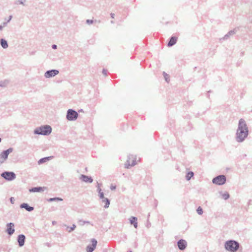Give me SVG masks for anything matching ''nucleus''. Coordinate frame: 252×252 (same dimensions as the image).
Segmentation results:
<instances>
[{
  "label": "nucleus",
  "instance_id": "1",
  "mask_svg": "<svg viewBox=\"0 0 252 252\" xmlns=\"http://www.w3.org/2000/svg\"><path fill=\"white\" fill-rule=\"evenodd\" d=\"M249 135V128L245 120L240 119L236 130L235 140L237 142L242 143Z\"/></svg>",
  "mask_w": 252,
  "mask_h": 252
},
{
  "label": "nucleus",
  "instance_id": "2",
  "mask_svg": "<svg viewBox=\"0 0 252 252\" xmlns=\"http://www.w3.org/2000/svg\"><path fill=\"white\" fill-rule=\"evenodd\" d=\"M224 248L229 252H236L240 247V244L237 241L229 240L224 243Z\"/></svg>",
  "mask_w": 252,
  "mask_h": 252
},
{
  "label": "nucleus",
  "instance_id": "3",
  "mask_svg": "<svg viewBox=\"0 0 252 252\" xmlns=\"http://www.w3.org/2000/svg\"><path fill=\"white\" fill-rule=\"evenodd\" d=\"M52 128L50 126L44 125L36 127L33 131V133L36 135L47 136L52 132Z\"/></svg>",
  "mask_w": 252,
  "mask_h": 252
},
{
  "label": "nucleus",
  "instance_id": "4",
  "mask_svg": "<svg viewBox=\"0 0 252 252\" xmlns=\"http://www.w3.org/2000/svg\"><path fill=\"white\" fill-rule=\"evenodd\" d=\"M78 112L73 109H69L66 112V119L69 121H74L78 118Z\"/></svg>",
  "mask_w": 252,
  "mask_h": 252
},
{
  "label": "nucleus",
  "instance_id": "5",
  "mask_svg": "<svg viewBox=\"0 0 252 252\" xmlns=\"http://www.w3.org/2000/svg\"><path fill=\"white\" fill-rule=\"evenodd\" d=\"M226 178L224 175H220L214 177L212 180L214 184L222 186L226 183Z\"/></svg>",
  "mask_w": 252,
  "mask_h": 252
},
{
  "label": "nucleus",
  "instance_id": "6",
  "mask_svg": "<svg viewBox=\"0 0 252 252\" xmlns=\"http://www.w3.org/2000/svg\"><path fill=\"white\" fill-rule=\"evenodd\" d=\"M13 151V148L10 147L1 152L0 154V164L3 163L8 158L9 154Z\"/></svg>",
  "mask_w": 252,
  "mask_h": 252
},
{
  "label": "nucleus",
  "instance_id": "7",
  "mask_svg": "<svg viewBox=\"0 0 252 252\" xmlns=\"http://www.w3.org/2000/svg\"><path fill=\"white\" fill-rule=\"evenodd\" d=\"M1 176L8 181H13L16 178V174L12 171H4L1 174Z\"/></svg>",
  "mask_w": 252,
  "mask_h": 252
},
{
  "label": "nucleus",
  "instance_id": "8",
  "mask_svg": "<svg viewBox=\"0 0 252 252\" xmlns=\"http://www.w3.org/2000/svg\"><path fill=\"white\" fill-rule=\"evenodd\" d=\"M91 242L92 244H89L86 247V249L87 252H93L96 248L97 244V240L94 238H93L91 239Z\"/></svg>",
  "mask_w": 252,
  "mask_h": 252
},
{
  "label": "nucleus",
  "instance_id": "9",
  "mask_svg": "<svg viewBox=\"0 0 252 252\" xmlns=\"http://www.w3.org/2000/svg\"><path fill=\"white\" fill-rule=\"evenodd\" d=\"M59 73L58 70L57 69H51L47 70L44 74V76L46 78H49L55 76Z\"/></svg>",
  "mask_w": 252,
  "mask_h": 252
},
{
  "label": "nucleus",
  "instance_id": "10",
  "mask_svg": "<svg viewBox=\"0 0 252 252\" xmlns=\"http://www.w3.org/2000/svg\"><path fill=\"white\" fill-rule=\"evenodd\" d=\"M6 227V233L10 236L12 235L15 232L14 223L12 222L7 223Z\"/></svg>",
  "mask_w": 252,
  "mask_h": 252
},
{
  "label": "nucleus",
  "instance_id": "11",
  "mask_svg": "<svg viewBox=\"0 0 252 252\" xmlns=\"http://www.w3.org/2000/svg\"><path fill=\"white\" fill-rule=\"evenodd\" d=\"M177 246L178 249L181 251H183L186 249L187 247V242L186 240L181 239L177 242Z\"/></svg>",
  "mask_w": 252,
  "mask_h": 252
},
{
  "label": "nucleus",
  "instance_id": "12",
  "mask_svg": "<svg viewBox=\"0 0 252 252\" xmlns=\"http://www.w3.org/2000/svg\"><path fill=\"white\" fill-rule=\"evenodd\" d=\"M25 240H26V236H25V235L21 234H19L18 236L17 240V242L18 243L19 247H22L24 245L25 242Z\"/></svg>",
  "mask_w": 252,
  "mask_h": 252
},
{
  "label": "nucleus",
  "instance_id": "13",
  "mask_svg": "<svg viewBox=\"0 0 252 252\" xmlns=\"http://www.w3.org/2000/svg\"><path fill=\"white\" fill-rule=\"evenodd\" d=\"M80 180L87 183H92L93 182V179L91 176L82 174L80 177Z\"/></svg>",
  "mask_w": 252,
  "mask_h": 252
},
{
  "label": "nucleus",
  "instance_id": "14",
  "mask_svg": "<svg viewBox=\"0 0 252 252\" xmlns=\"http://www.w3.org/2000/svg\"><path fill=\"white\" fill-rule=\"evenodd\" d=\"M20 207L21 209H25L26 211L28 212H32L34 210V207L32 206H31L27 203H23L20 204Z\"/></svg>",
  "mask_w": 252,
  "mask_h": 252
},
{
  "label": "nucleus",
  "instance_id": "15",
  "mask_svg": "<svg viewBox=\"0 0 252 252\" xmlns=\"http://www.w3.org/2000/svg\"><path fill=\"white\" fill-rule=\"evenodd\" d=\"M177 37L175 36H171L169 39L167 46L170 47L174 45L177 43Z\"/></svg>",
  "mask_w": 252,
  "mask_h": 252
},
{
  "label": "nucleus",
  "instance_id": "16",
  "mask_svg": "<svg viewBox=\"0 0 252 252\" xmlns=\"http://www.w3.org/2000/svg\"><path fill=\"white\" fill-rule=\"evenodd\" d=\"M45 188L42 187H32L29 189L31 192H40L44 191Z\"/></svg>",
  "mask_w": 252,
  "mask_h": 252
},
{
  "label": "nucleus",
  "instance_id": "17",
  "mask_svg": "<svg viewBox=\"0 0 252 252\" xmlns=\"http://www.w3.org/2000/svg\"><path fill=\"white\" fill-rule=\"evenodd\" d=\"M237 30L236 29L230 30L229 32H227L222 38H220V40H226L230 36L233 35L236 32Z\"/></svg>",
  "mask_w": 252,
  "mask_h": 252
},
{
  "label": "nucleus",
  "instance_id": "18",
  "mask_svg": "<svg viewBox=\"0 0 252 252\" xmlns=\"http://www.w3.org/2000/svg\"><path fill=\"white\" fill-rule=\"evenodd\" d=\"M129 222L133 225L134 228H137L138 226L137 218L135 217H131L129 219Z\"/></svg>",
  "mask_w": 252,
  "mask_h": 252
},
{
  "label": "nucleus",
  "instance_id": "19",
  "mask_svg": "<svg viewBox=\"0 0 252 252\" xmlns=\"http://www.w3.org/2000/svg\"><path fill=\"white\" fill-rule=\"evenodd\" d=\"M53 158V157L52 156H49V157H44V158H40L37 162L38 164L39 165H40V164H42L48 161H49V160H50L51 159H52Z\"/></svg>",
  "mask_w": 252,
  "mask_h": 252
},
{
  "label": "nucleus",
  "instance_id": "20",
  "mask_svg": "<svg viewBox=\"0 0 252 252\" xmlns=\"http://www.w3.org/2000/svg\"><path fill=\"white\" fill-rule=\"evenodd\" d=\"M0 44L3 49H6L8 47V42L4 38H1L0 39Z\"/></svg>",
  "mask_w": 252,
  "mask_h": 252
},
{
  "label": "nucleus",
  "instance_id": "21",
  "mask_svg": "<svg viewBox=\"0 0 252 252\" xmlns=\"http://www.w3.org/2000/svg\"><path fill=\"white\" fill-rule=\"evenodd\" d=\"M136 164V159L132 160V163L130 164L128 159L126 160L125 164V167L126 168H129L130 167L134 166Z\"/></svg>",
  "mask_w": 252,
  "mask_h": 252
},
{
  "label": "nucleus",
  "instance_id": "22",
  "mask_svg": "<svg viewBox=\"0 0 252 252\" xmlns=\"http://www.w3.org/2000/svg\"><path fill=\"white\" fill-rule=\"evenodd\" d=\"M102 202L105 203V205L104 206V207L105 208H108L109 207L110 203V200L109 199L105 197L102 200Z\"/></svg>",
  "mask_w": 252,
  "mask_h": 252
},
{
  "label": "nucleus",
  "instance_id": "23",
  "mask_svg": "<svg viewBox=\"0 0 252 252\" xmlns=\"http://www.w3.org/2000/svg\"><path fill=\"white\" fill-rule=\"evenodd\" d=\"M194 176V173L192 171H189L186 175V179L189 181Z\"/></svg>",
  "mask_w": 252,
  "mask_h": 252
},
{
  "label": "nucleus",
  "instance_id": "24",
  "mask_svg": "<svg viewBox=\"0 0 252 252\" xmlns=\"http://www.w3.org/2000/svg\"><path fill=\"white\" fill-rule=\"evenodd\" d=\"M47 201L50 202H53V201H63V199L59 197H55L50 198L48 199Z\"/></svg>",
  "mask_w": 252,
  "mask_h": 252
},
{
  "label": "nucleus",
  "instance_id": "25",
  "mask_svg": "<svg viewBox=\"0 0 252 252\" xmlns=\"http://www.w3.org/2000/svg\"><path fill=\"white\" fill-rule=\"evenodd\" d=\"M221 194L222 198L224 200H227L230 197V195L229 193L227 191H225L224 193L220 192Z\"/></svg>",
  "mask_w": 252,
  "mask_h": 252
},
{
  "label": "nucleus",
  "instance_id": "26",
  "mask_svg": "<svg viewBox=\"0 0 252 252\" xmlns=\"http://www.w3.org/2000/svg\"><path fill=\"white\" fill-rule=\"evenodd\" d=\"M9 83V81L7 80H5L4 81H0V87H5Z\"/></svg>",
  "mask_w": 252,
  "mask_h": 252
},
{
  "label": "nucleus",
  "instance_id": "27",
  "mask_svg": "<svg viewBox=\"0 0 252 252\" xmlns=\"http://www.w3.org/2000/svg\"><path fill=\"white\" fill-rule=\"evenodd\" d=\"M76 225L75 224H73L72 226H67V230L68 232L70 233L72 232L75 228H76Z\"/></svg>",
  "mask_w": 252,
  "mask_h": 252
},
{
  "label": "nucleus",
  "instance_id": "28",
  "mask_svg": "<svg viewBox=\"0 0 252 252\" xmlns=\"http://www.w3.org/2000/svg\"><path fill=\"white\" fill-rule=\"evenodd\" d=\"M163 77L164 78V79L165 80V81L167 83H168L169 82V75L167 74L165 72L163 71Z\"/></svg>",
  "mask_w": 252,
  "mask_h": 252
},
{
  "label": "nucleus",
  "instance_id": "29",
  "mask_svg": "<svg viewBox=\"0 0 252 252\" xmlns=\"http://www.w3.org/2000/svg\"><path fill=\"white\" fill-rule=\"evenodd\" d=\"M196 212H197V214L199 215H202L203 213V209L200 206H199L197 208Z\"/></svg>",
  "mask_w": 252,
  "mask_h": 252
},
{
  "label": "nucleus",
  "instance_id": "30",
  "mask_svg": "<svg viewBox=\"0 0 252 252\" xmlns=\"http://www.w3.org/2000/svg\"><path fill=\"white\" fill-rule=\"evenodd\" d=\"M79 223L81 225H84L85 224H91V222L89 221H86L83 220H80Z\"/></svg>",
  "mask_w": 252,
  "mask_h": 252
},
{
  "label": "nucleus",
  "instance_id": "31",
  "mask_svg": "<svg viewBox=\"0 0 252 252\" xmlns=\"http://www.w3.org/2000/svg\"><path fill=\"white\" fill-rule=\"evenodd\" d=\"M26 1V0H18V1H15V4H22L23 5H25L24 2Z\"/></svg>",
  "mask_w": 252,
  "mask_h": 252
},
{
  "label": "nucleus",
  "instance_id": "32",
  "mask_svg": "<svg viewBox=\"0 0 252 252\" xmlns=\"http://www.w3.org/2000/svg\"><path fill=\"white\" fill-rule=\"evenodd\" d=\"M98 196H99V198L101 199V200L102 199H103L104 198H105L104 197V194L103 192H99V193H98Z\"/></svg>",
  "mask_w": 252,
  "mask_h": 252
},
{
  "label": "nucleus",
  "instance_id": "33",
  "mask_svg": "<svg viewBox=\"0 0 252 252\" xmlns=\"http://www.w3.org/2000/svg\"><path fill=\"white\" fill-rule=\"evenodd\" d=\"M94 22V20L92 19H87L86 20V23L88 25L92 24Z\"/></svg>",
  "mask_w": 252,
  "mask_h": 252
},
{
  "label": "nucleus",
  "instance_id": "34",
  "mask_svg": "<svg viewBox=\"0 0 252 252\" xmlns=\"http://www.w3.org/2000/svg\"><path fill=\"white\" fill-rule=\"evenodd\" d=\"M102 72L103 74L105 76L107 75L108 71L106 69L103 68L102 69Z\"/></svg>",
  "mask_w": 252,
  "mask_h": 252
},
{
  "label": "nucleus",
  "instance_id": "35",
  "mask_svg": "<svg viewBox=\"0 0 252 252\" xmlns=\"http://www.w3.org/2000/svg\"><path fill=\"white\" fill-rule=\"evenodd\" d=\"M100 185V184L97 183V186H98V188H97V191L98 192V193H99V192H102V190H101V189L99 187V186Z\"/></svg>",
  "mask_w": 252,
  "mask_h": 252
},
{
  "label": "nucleus",
  "instance_id": "36",
  "mask_svg": "<svg viewBox=\"0 0 252 252\" xmlns=\"http://www.w3.org/2000/svg\"><path fill=\"white\" fill-rule=\"evenodd\" d=\"M9 200H10V203H11V204H14V201H15V199H14V197H11L10 198Z\"/></svg>",
  "mask_w": 252,
  "mask_h": 252
},
{
  "label": "nucleus",
  "instance_id": "37",
  "mask_svg": "<svg viewBox=\"0 0 252 252\" xmlns=\"http://www.w3.org/2000/svg\"><path fill=\"white\" fill-rule=\"evenodd\" d=\"M116 189V186L111 185L110 186V189L112 190H114Z\"/></svg>",
  "mask_w": 252,
  "mask_h": 252
},
{
  "label": "nucleus",
  "instance_id": "38",
  "mask_svg": "<svg viewBox=\"0 0 252 252\" xmlns=\"http://www.w3.org/2000/svg\"><path fill=\"white\" fill-rule=\"evenodd\" d=\"M52 48L53 49H56L57 48V45L56 44H53L52 45Z\"/></svg>",
  "mask_w": 252,
  "mask_h": 252
},
{
  "label": "nucleus",
  "instance_id": "39",
  "mask_svg": "<svg viewBox=\"0 0 252 252\" xmlns=\"http://www.w3.org/2000/svg\"><path fill=\"white\" fill-rule=\"evenodd\" d=\"M12 15H10L9 18H8V20H7V22H9L12 19Z\"/></svg>",
  "mask_w": 252,
  "mask_h": 252
},
{
  "label": "nucleus",
  "instance_id": "40",
  "mask_svg": "<svg viewBox=\"0 0 252 252\" xmlns=\"http://www.w3.org/2000/svg\"><path fill=\"white\" fill-rule=\"evenodd\" d=\"M110 16L112 18L114 19L115 17V14L113 13H111Z\"/></svg>",
  "mask_w": 252,
  "mask_h": 252
},
{
  "label": "nucleus",
  "instance_id": "41",
  "mask_svg": "<svg viewBox=\"0 0 252 252\" xmlns=\"http://www.w3.org/2000/svg\"><path fill=\"white\" fill-rule=\"evenodd\" d=\"M211 91H208V93H207V97H208V98H209V93H211Z\"/></svg>",
  "mask_w": 252,
  "mask_h": 252
},
{
  "label": "nucleus",
  "instance_id": "42",
  "mask_svg": "<svg viewBox=\"0 0 252 252\" xmlns=\"http://www.w3.org/2000/svg\"><path fill=\"white\" fill-rule=\"evenodd\" d=\"M3 28V26L2 25H0V31L2 30Z\"/></svg>",
  "mask_w": 252,
  "mask_h": 252
},
{
  "label": "nucleus",
  "instance_id": "43",
  "mask_svg": "<svg viewBox=\"0 0 252 252\" xmlns=\"http://www.w3.org/2000/svg\"><path fill=\"white\" fill-rule=\"evenodd\" d=\"M7 22H3V25L2 26H3V27L6 26V25L7 24Z\"/></svg>",
  "mask_w": 252,
  "mask_h": 252
},
{
  "label": "nucleus",
  "instance_id": "44",
  "mask_svg": "<svg viewBox=\"0 0 252 252\" xmlns=\"http://www.w3.org/2000/svg\"><path fill=\"white\" fill-rule=\"evenodd\" d=\"M52 223H53V224H55L56 223V221H52Z\"/></svg>",
  "mask_w": 252,
  "mask_h": 252
},
{
  "label": "nucleus",
  "instance_id": "45",
  "mask_svg": "<svg viewBox=\"0 0 252 252\" xmlns=\"http://www.w3.org/2000/svg\"><path fill=\"white\" fill-rule=\"evenodd\" d=\"M251 200H249V202H248V204H249V205H250V204H251Z\"/></svg>",
  "mask_w": 252,
  "mask_h": 252
},
{
  "label": "nucleus",
  "instance_id": "46",
  "mask_svg": "<svg viewBox=\"0 0 252 252\" xmlns=\"http://www.w3.org/2000/svg\"><path fill=\"white\" fill-rule=\"evenodd\" d=\"M1 140H2V139H1V138L0 137V142H1Z\"/></svg>",
  "mask_w": 252,
  "mask_h": 252
},
{
  "label": "nucleus",
  "instance_id": "47",
  "mask_svg": "<svg viewBox=\"0 0 252 252\" xmlns=\"http://www.w3.org/2000/svg\"><path fill=\"white\" fill-rule=\"evenodd\" d=\"M127 252H132V251L129 250V251H127Z\"/></svg>",
  "mask_w": 252,
  "mask_h": 252
},
{
  "label": "nucleus",
  "instance_id": "48",
  "mask_svg": "<svg viewBox=\"0 0 252 252\" xmlns=\"http://www.w3.org/2000/svg\"><path fill=\"white\" fill-rule=\"evenodd\" d=\"M111 23H113L114 22H113V21H111Z\"/></svg>",
  "mask_w": 252,
  "mask_h": 252
},
{
  "label": "nucleus",
  "instance_id": "49",
  "mask_svg": "<svg viewBox=\"0 0 252 252\" xmlns=\"http://www.w3.org/2000/svg\"><path fill=\"white\" fill-rule=\"evenodd\" d=\"M251 23H252V20L251 21Z\"/></svg>",
  "mask_w": 252,
  "mask_h": 252
}]
</instances>
